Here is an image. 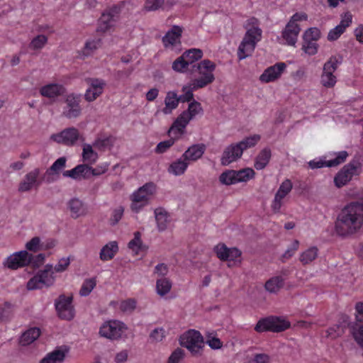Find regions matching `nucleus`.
I'll use <instances>...</instances> for the list:
<instances>
[{"mask_svg":"<svg viewBox=\"0 0 363 363\" xmlns=\"http://www.w3.org/2000/svg\"><path fill=\"white\" fill-rule=\"evenodd\" d=\"M108 164L103 163L92 167L89 164H78L70 170L63 172L65 177H70L74 179H89L91 176H99L107 172Z\"/></svg>","mask_w":363,"mask_h":363,"instance_id":"nucleus-4","label":"nucleus"},{"mask_svg":"<svg viewBox=\"0 0 363 363\" xmlns=\"http://www.w3.org/2000/svg\"><path fill=\"white\" fill-rule=\"evenodd\" d=\"M341 63L342 57L339 56H331L325 62L320 76V84L323 86L330 89L335 86L337 77L334 74V72Z\"/></svg>","mask_w":363,"mask_h":363,"instance_id":"nucleus-9","label":"nucleus"},{"mask_svg":"<svg viewBox=\"0 0 363 363\" xmlns=\"http://www.w3.org/2000/svg\"><path fill=\"white\" fill-rule=\"evenodd\" d=\"M67 350L57 348L48 353L40 363H61L64 361Z\"/></svg>","mask_w":363,"mask_h":363,"instance_id":"nucleus-36","label":"nucleus"},{"mask_svg":"<svg viewBox=\"0 0 363 363\" xmlns=\"http://www.w3.org/2000/svg\"><path fill=\"white\" fill-rule=\"evenodd\" d=\"M30 253L27 250H21L7 257L3 265L9 269L16 270L30 265Z\"/></svg>","mask_w":363,"mask_h":363,"instance_id":"nucleus-16","label":"nucleus"},{"mask_svg":"<svg viewBox=\"0 0 363 363\" xmlns=\"http://www.w3.org/2000/svg\"><path fill=\"white\" fill-rule=\"evenodd\" d=\"M201 88L194 87V83L191 81L190 83L184 85L182 87V91L184 94L179 96V102H191L194 99V91L200 89Z\"/></svg>","mask_w":363,"mask_h":363,"instance_id":"nucleus-39","label":"nucleus"},{"mask_svg":"<svg viewBox=\"0 0 363 363\" xmlns=\"http://www.w3.org/2000/svg\"><path fill=\"white\" fill-rule=\"evenodd\" d=\"M66 89L63 85L57 83H50L43 86L39 92L43 97L55 99L63 95Z\"/></svg>","mask_w":363,"mask_h":363,"instance_id":"nucleus-26","label":"nucleus"},{"mask_svg":"<svg viewBox=\"0 0 363 363\" xmlns=\"http://www.w3.org/2000/svg\"><path fill=\"white\" fill-rule=\"evenodd\" d=\"M13 306L6 301L3 304H0V321L8 320L13 313Z\"/></svg>","mask_w":363,"mask_h":363,"instance_id":"nucleus-50","label":"nucleus"},{"mask_svg":"<svg viewBox=\"0 0 363 363\" xmlns=\"http://www.w3.org/2000/svg\"><path fill=\"white\" fill-rule=\"evenodd\" d=\"M318 252L317 247L312 246L300 255L299 260L303 265L308 264L318 257Z\"/></svg>","mask_w":363,"mask_h":363,"instance_id":"nucleus-38","label":"nucleus"},{"mask_svg":"<svg viewBox=\"0 0 363 363\" xmlns=\"http://www.w3.org/2000/svg\"><path fill=\"white\" fill-rule=\"evenodd\" d=\"M320 37V30L317 28H311L308 29L303 36L304 40H313L317 42Z\"/></svg>","mask_w":363,"mask_h":363,"instance_id":"nucleus-63","label":"nucleus"},{"mask_svg":"<svg viewBox=\"0 0 363 363\" xmlns=\"http://www.w3.org/2000/svg\"><path fill=\"white\" fill-rule=\"evenodd\" d=\"M179 103V96L174 91H168L164 99L165 106L162 109L164 114H170L172 111L178 106Z\"/></svg>","mask_w":363,"mask_h":363,"instance_id":"nucleus-33","label":"nucleus"},{"mask_svg":"<svg viewBox=\"0 0 363 363\" xmlns=\"http://www.w3.org/2000/svg\"><path fill=\"white\" fill-rule=\"evenodd\" d=\"M125 325L119 320H109L105 322L99 329L101 336L111 339L117 340L121 337L126 330Z\"/></svg>","mask_w":363,"mask_h":363,"instance_id":"nucleus-14","label":"nucleus"},{"mask_svg":"<svg viewBox=\"0 0 363 363\" xmlns=\"http://www.w3.org/2000/svg\"><path fill=\"white\" fill-rule=\"evenodd\" d=\"M260 139L259 135L255 134L245 138L239 143L230 145L223 152L221 164L227 166L238 160L242 157L244 150L255 146Z\"/></svg>","mask_w":363,"mask_h":363,"instance_id":"nucleus-2","label":"nucleus"},{"mask_svg":"<svg viewBox=\"0 0 363 363\" xmlns=\"http://www.w3.org/2000/svg\"><path fill=\"white\" fill-rule=\"evenodd\" d=\"M120 12L121 6L118 5H114L104 11L99 19L96 31L98 33L109 31L115 26Z\"/></svg>","mask_w":363,"mask_h":363,"instance_id":"nucleus-13","label":"nucleus"},{"mask_svg":"<svg viewBox=\"0 0 363 363\" xmlns=\"http://www.w3.org/2000/svg\"><path fill=\"white\" fill-rule=\"evenodd\" d=\"M358 174V166L355 163L350 162L345 164L335 176V185L337 188H342L350 182L354 175Z\"/></svg>","mask_w":363,"mask_h":363,"instance_id":"nucleus-18","label":"nucleus"},{"mask_svg":"<svg viewBox=\"0 0 363 363\" xmlns=\"http://www.w3.org/2000/svg\"><path fill=\"white\" fill-rule=\"evenodd\" d=\"M172 67L175 72L185 73L188 70L189 65L182 55L173 62Z\"/></svg>","mask_w":363,"mask_h":363,"instance_id":"nucleus-52","label":"nucleus"},{"mask_svg":"<svg viewBox=\"0 0 363 363\" xmlns=\"http://www.w3.org/2000/svg\"><path fill=\"white\" fill-rule=\"evenodd\" d=\"M352 21V16L350 12L347 11L341 16L340 23L334 28L331 29L328 34V40L334 41L337 40L342 33H345L346 28H348Z\"/></svg>","mask_w":363,"mask_h":363,"instance_id":"nucleus-22","label":"nucleus"},{"mask_svg":"<svg viewBox=\"0 0 363 363\" xmlns=\"http://www.w3.org/2000/svg\"><path fill=\"white\" fill-rule=\"evenodd\" d=\"M124 213V208L121 206L114 208L109 218V223L111 225H116L122 218Z\"/></svg>","mask_w":363,"mask_h":363,"instance_id":"nucleus-57","label":"nucleus"},{"mask_svg":"<svg viewBox=\"0 0 363 363\" xmlns=\"http://www.w3.org/2000/svg\"><path fill=\"white\" fill-rule=\"evenodd\" d=\"M48 37L44 35H38L29 44V48L34 50H41L47 43Z\"/></svg>","mask_w":363,"mask_h":363,"instance_id":"nucleus-55","label":"nucleus"},{"mask_svg":"<svg viewBox=\"0 0 363 363\" xmlns=\"http://www.w3.org/2000/svg\"><path fill=\"white\" fill-rule=\"evenodd\" d=\"M174 144V139L170 138L167 140L162 141L157 144L155 149L157 154H162L166 152Z\"/></svg>","mask_w":363,"mask_h":363,"instance_id":"nucleus-59","label":"nucleus"},{"mask_svg":"<svg viewBox=\"0 0 363 363\" xmlns=\"http://www.w3.org/2000/svg\"><path fill=\"white\" fill-rule=\"evenodd\" d=\"M352 335L357 343L363 347V325L357 324L353 328Z\"/></svg>","mask_w":363,"mask_h":363,"instance_id":"nucleus-60","label":"nucleus"},{"mask_svg":"<svg viewBox=\"0 0 363 363\" xmlns=\"http://www.w3.org/2000/svg\"><path fill=\"white\" fill-rule=\"evenodd\" d=\"M172 289V282L167 278H161L157 280L156 289L160 296H164L170 291Z\"/></svg>","mask_w":363,"mask_h":363,"instance_id":"nucleus-44","label":"nucleus"},{"mask_svg":"<svg viewBox=\"0 0 363 363\" xmlns=\"http://www.w3.org/2000/svg\"><path fill=\"white\" fill-rule=\"evenodd\" d=\"M83 161L87 162L86 164L91 165L94 164L98 159V154L93 150L89 144H85L82 152Z\"/></svg>","mask_w":363,"mask_h":363,"instance_id":"nucleus-41","label":"nucleus"},{"mask_svg":"<svg viewBox=\"0 0 363 363\" xmlns=\"http://www.w3.org/2000/svg\"><path fill=\"white\" fill-rule=\"evenodd\" d=\"M286 68L284 62H277L267 68L260 75L259 80L264 83L274 82L281 77Z\"/></svg>","mask_w":363,"mask_h":363,"instance_id":"nucleus-23","label":"nucleus"},{"mask_svg":"<svg viewBox=\"0 0 363 363\" xmlns=\"http://www.w3.org/2000/svg\"><path fill=\"white\" fill-rule=\"evenodd\" d=\"M284 285V279L281 276H275L267 280L264 284L266 291L271 294L277 293Z\"/></svg>","mask_w":363,"mask_h":363,"instance_id":"nucleus-35","label":"nucleus"},{"mask_svg":"<svg viewBox=\"0 0 363 363\" xmlns=\"http://www.w3.org/2000/svg\"><path fill=\"white\" fill-rule=\"evenodd\" d=\"M165 337V330L162 328H155L150 335L151 342H161Z\"/></svg>","mask_w":363,"mask_h":363,"instance_id":"nucleus-61","label":"nucleus"},{"mask_svg":"<svg viewBox=\"0 0 363 363\" xmlns=\"http://www.w3.org/2000/svg\"><path fill=\"white\" fill-rule=\"evenodd\" d=\"M206 151V145L203 143L195 144L190 146L182 155V158L190 162H196L199 160Z\"/></svg>","mask_w":363,"mask_h":363,"instance_id":"nucleus-27","label":"nucleus"},{"mask_svg":"<svg viewBox=\"0 0 363 363\" xmlns=\"http://www.w3.org/2000/svg\"><path fill=\"white\" fill-rule=\"evenodd\" d=\"M113 144V138L112 136H108L103 138L96 139L93 145L94 147L99 150H105L107 148H111Z\"/></svg>","mask_w":363,"mask_h":363,"instance_id":"nucleus-49","label":"nucleus"},{"mask_svg":"<svg viewBox=\"0 0 363 363\" xmlns=\"http://www.w3.org/2000/svg\"><path fill=\"white\" fill-rule=\"evenodd\" d=\"M349 156L347 151H340L336 154V157L334 159L327 160L326 167H336L343 162H345Z\"/></svg>","mask_w":363,"mask_h":363,"instance_id":"nucleus-51","label":"nucleus"},{"mask_svg":"<svg viewBox=\"0 0 363 363\" xmlns=\"http://www.w3.org/2000/svg\"><path fill=\"white\" fill-rule=\"evenodd\" d=\"M67 159L65 157L58 158L49 169L46 171V174H58L60 171L65 167Z\"/></svg>","mask_w":363,"mask_h":363,"instance_id":"nucleus-47","label":"nucleus"},{"mask_svg":"<svg viewBox=\"0 0 363 363\" xmlns=\"http://www.w3.org/2000/svg\"><path fill=\"white\" fill-rule=\"evenodd\" d=\"M363 224V205L358 202L346 206L339 214L335 222V231L342 237L357 233Z\"/></svg>","mask_w":363,"mask_h":363,"instance_id":"nucleus-1","label":"nucleus"},{"mask_svg":"<svg viewBox=\"0 0 363 363\" xmlns=\"http://www.w3.org/2000/svg\"><path fill=\"white\" fill-rule=\"evenodd\" d=\"M86 82L89 87L86 90L84 99L88 102H92L102 94L106 82L104 79L99 78H89Z\"/></svg>","mask_w":363,"mask_h":363,"instance_id":"nucleus-19","label":"nucleus"},{"mask_svg":"<svg viewBox=\"0 0 363 363\" xmlns=\"http://www.w3.org/2000/svg\"><path fill=\"white\" fill-rule=\"evenodd\" d=\"M290 327V322L286 319L271 315L259 320L255 326V330L259 333L267 331L280 333L285 331Z\"/></svg>","mask_w":363,"mask_h":363,"instance_id":"nucleus-7","label":"nucleus"},{"mask_svg":"<svg viewBox=\"0 0 363 363\" xmlns=\"http://www.w3.org/2000/svg\"><path fill=\"white\" fill-rule=\"evenodd\" d=\"M40 169L35 168L27 173L23 181L21 182L18 186V191L21 192H26L31 190L34 187H38L40 182L38 180Z\"/></svg>","mask_w":363,"mask_h":363,"instance_id":"nucleus-24","label":"nucleus"},{"mask_svg":"<svg viewBox=\"0 0 363 363\" xmlns=\"http://www.w3.org/2000/svg\"><path fill=\"white\" fill-rule=\"evenodd\" d=\"M137 301L135 298L123 300L120 303V309L124 313H131L136 308Z\"/></svg>","mask_w":363,"mask_h":363,"instance_id":"nucleus-58","label":"nucleus"},{"mask_svg":"<svg viewBox=\"0 0 363 363\" xmlns=\"http://www.w3.org/2000/svg\"><path fill=\"white\" fill-rule=\"evenodd\" d=\"M189 162L186 160H184L182 158V156L173 162L168 169L169 173L175 175L179 176L183 174L188 168Z\"/></svg>","mask_w":363,"mask_h":363,"instance_id":"nucleus-37","label":"nucleus"},{"mask_svg":"<svg viewBox=\"0 0 363 363\" xmlns=\"http://www.w3.org/2000/svg\"><path fill=\"white\" fill-rule=\"evenodd\" d=\"M306 19L307 15L302 13H296L291 17L281 33L283 39L288 45H295L301 31L298 22Z\"/></svg>","mask_w":363,"mask_h":363,"instance_id":"nucleus-10","label":"nucleus"},{"mask_svg":"<svg viewBox=\"0 0 363 363\" xmlns=\"http://www.w3.org/2000/svg\"><path fill=\"white\" fill-rule=\"evenodd\" d=\"M155 220L160 231H164L167 227V213L162 208L155 210Z\"/></svg>","mask_w":363,"mask_h":363,"instance_id":"nucleus-40","label":"nucleus"},{"mask_svg":"<svg viewBox=\"0 0 363 363\" xmlns=\"http://www.w3.org/2000/svg\"><path fill=\"white\" fill-rule=\"evenodd\" d=\"M216 64L208 59L203 60L193 65V72L195 76L191 82L194 83V87L203 89L215 81L214 72Z\"/></svg>","mask_w":363,"mask_h":363,"instance_id":"nucleus-3","label":"nucleus"},{"mask_svg":"<svg viewBox=\"0 0 363 363\" xmlns=\"http://www.w3.org/2000/svg\"><path fill=\"white\" fill-rule=\"evenodd\" d=\"M26 248L30 252H36L40 250V239L38 237L33 238L26 244Z\"/></svg>","mask_w":363,"mask_h":363,"instance_id":"nucleus-64","label":"nucleus"},{"mask_svg":"<svg viewBox=\"0 0 363 363\" xmlns=\"http://www.w3.org/2000/svg\"><path fill=\"white\" fill-rule=\"evenodd\" d=\"M101 45V38H94L86 42L84 47L82 51L84 57L91 55L94 52L97 50Z\"/></svg>","mask_w":363,"mask_h":363,"instance_id":"nucleus-43","label":"nucleus"},{"mask_svg":"<svg viewBox=\"0 0 363 363\" xmlns=\"http://www.w3.org/2000/svg\"><path fill=\"white\" fill-rule=\"evenodd\" d=\"M189 118L186 116V114L182 113L172 125L169 133L182 135L184 132V129L189 123Z\"/></svg>","mask_w":363,"mask_h":363,"instance_id":"nucleus-32","label":"nucleus"},{"mask_svg":"<svg viewBox=\"0 0 363 363\" xmlns=\"http://www.w3.org/2000/svg\"><path fill=\"white\" fill-rule=\"evenodd\" d=\"M345 325L337 324L330 327L326 333L327 337L331 339H335L341 336L345 333Z\"/></svg>","mask_w":363,"mask_h":363,"instance_id":"nucleus-54","label":"nucleus"},{"mask_svg":"<svg viewBox=\"0 0 363 363\" xmlns=\"http://www.w3.org/2000/svg\"><path fill=\"white\" fill-rule=\"evenodd\" d=\"M262 30L257 27H252L247 30L238 50V57L240 60L251 55L257 43L260 40Z\"/></svg>","mask_w":363,"mask_h":363,"instance_id":"nucleus-6","label":"nucleus"},{"mask_svg":"<svg viewBox=\"0 0 363 363\" xmlns=\"http://www.w3.org/2000/svg\"><path fill=\"white\" fill-rule=\"evenodd\" d=\"M174 5L170 0H145L144 9L147 11H155L159 9L168 10Z\"/></svg>","mask_w":363,"mask_h":363,"instance_id":"nucleus-30","label":"nucleus"},{"mask_svg":"<svg viewBox=\"0 0 363 363\" xmlns=\"http://www.w3.org/2000/svg\"><path fill=\"white\" fill-rule=\"evenodd\" d=\"M119 250L116 241H111L106 244L100 250L99 258L103 262H107L113 259Z\"/></svg>","mask_w":363,"mask_h":363,"instance_id":"nucleus-28","label":"nucleus"},{"mask_svg":"<svg viewBox=\"0 0 363 363\" xmlns=\"http://www.w3.org/2000/svg\"><path fill=\"white\" fill-rule=\"evenodd\" d=\"M179 343L186 347L192 354L200 353L204 346L203 337L196 330H189L179 337Z\"/></svg>","mask_w":363,"mask_h":363,"instance_id":"nucleus-12","label":"nucleus"},{"mask_svg":"<svg viewBox=\"0 0 363 363\" xmlns=\"http://www.w3.org/2000/svg\"><path fill=\"white\" fill-rule=\"evenodd\" d=\"M156 191V185L153 182H148L134 191L130 196V208L135 213H138L145 207L150 197Z\"/></svg>","mask_w":363,"mask_h":363,"instance_id":"nucleus-5","label":"nucleus"},{"mask_svg":"<svg viewBox=\"0 0 363 363\" xmlns=\"http://www.w3.org/2000/svg\"><path fill=\"white\" fill-rule=\"evenodd\" d=\"M79 138V132L75 128H68L63 130L58 134H54L51 138L57 142L65 145L72 146L73 145Z\"/></svg>","mask_w":363,"mask_h":363,"instance_id":"nucleus-21","label":"nucleus"},{"mask_svg":"<svg viewBox=\"0 0 363 363\" xmlns=\"http://www.w3.org/2000/svg\"><path fill=\"white\" fill-rule=\"evenodd\" d=\"M255 172L253 169L247 167L240 170H226L219 177L220 183L231 185L240 182H247L253 179Z\"/></svg>","mask_w":363,"mask_h":363,"instance_id":"nucleus-11","label":"nucleus"},{"mask_svg":"<svg viewBox=\"0 0 363 363\" xmlns=\"http://www.w3.org/2000/svg\"><path fill=\"white\" fill-rule=\"evenodd\" d=\"M217 257L221 261H237L242 252L237 247H228L224 243H219L213 248Z\"/></svg>","mask_w":363,"mask_h":363,"instance_id":"nucleus-20","label":"nucleus"},{"mask_svg":"<svg viewBox=\"0 0 363 363\" xmlns=\"http://www.w3.org/2000/svg\"><path fill=\"white\" fill-rule=\"evenodd\" d=\"M201 111H202L201 104L195 100H193L191 103H189L188 109L183 111L182 113L186 114V116L189 118V120L191 121Z\"/></svg>","mask_w":363,"mask_h":363,"instance_id":"nucleus-48","label":"nucleus"},{"mask_svg":"<svg viewBox=\"0 0 363 363\" xmlns=\"http://www.w3.org/2000/svg\"><path fill=\"white\" fill-rule=\"evenodd\" d=\"M318 45L313 40H307L303 39L302 50L308 55H314L317 53Z\"/></svg>","mask_w":363,"mask_h":363,"instance_id":"nucleus-56","label":"nucleus"},{"mask_svg":"<svg viewBox=\"0 0 363 363\" xmlns=\"http://www.w3.org/2000/svg\"><path fill=\"white\" fill-rule=\"evenodd\" d=\"M292 183L290 179H285L279 186L276 196L284 199L292 189Z\"/></svg>","mask_w":363,"mask_h":363,"instance_id":"nucleus-53","label":"nucleus"},{"mask_svg":"<svg viewBox=\"0 0 363 363\" xmlns=\"http://www.w3.org/2000/svg\"><path fill=\"white\" fill-rule=\"evenodd\" d=\"M58 316L63 320H70L74 317L72 296L60 295L55 303Z\"/></svg>","mask_w":363,"mask_h":363,"instance_id":"nucleus-17","label":"nucleus"},{"mask_svg":"<svg viewBox=\"0 0 363 363\" xmlns=\"http://www.w3.org/2000/svg\"><path fill=\"white\" fill-rule=\"evenodd\" d=\"M184 357V351L182 348L174 350L167 359V363H179Z\"/></svg>","mask_w":363,"mask_h":363,"instance_id":"nucleus-62","label":"nucleus"},{"mask_svg":"<svg viewBox=\"0 0 363 363\" xmlns=\"http://www.w3.org/2000/svg\"><path fill=\"white\" fill-rule=\"evenodd\" d=\"M67 208L70 211L72 218H77L86 213V208L84 203L79 199L74 198L69 201Z\"/></svg>","mask_w":363,"mask_h":363,"instance_id":"nucleus-29","label":"nucleus"},{"mask_svg":"<svg viewBox=\"0 0 363 363\" xmlns=\"http://www.w3.org/2000/svg\"><path fill=\"white\" fill-rule=\"evenodd\" d=\"M183 28L179 26H173L162 38V43L166 48L181 44Z\"/></svg>","mask_w":363,"mask_h":363,"instance_id":"nucleus-25","label":"nucleus"},{"mask_svg":"<svg viewBox=\"0 0 363 363\" xmlns=\"http://www.w3.org/2000/svg\"><path fill=\"white\" fill-rule=\"evenodd\" d=\"M272 157L271 150L265 147L262 150L255 160L254 167L257 170H262L269 164Z\"/></svg>","mask_w":363,"mask_h":363,"instance_id":"nucleus-31","label":"nucleus"},{"mask_svg":"<svg viewBox=\"0 0 363 363\" xmlns=\"http://www.w3.org/2000/svg\"><path fill=\"white\" fill-rule=\"evenodd\" d=\"M81 101L79 94H68L65 100V106L63 107L62 115L69 119L79 117L82 113Z\"/></svg>","mask_w":363,"mask_h":363,"instance_id":"nucleus-15","label":"nucleus"},{"mask_svg":"<svg viewBox=\"0 0 363 363\" xmlns=\"http://www.w3.org/2000/svg\"><path fill=\"white\" fill-rule=\"evenodd\" d=\"M96 286V278H90L86 279L84 281L81 289L79 290V294L82 296H87L90 294L92 290Z\"/></svg>","mask_w":363,"mask_h":363,"instance_id":"nucleus-46","label":"nucleus"},{"mask_svg":"<svg viewBox=\"0 0 363 363\" xmlns=\"http://www.w3.org/2000/svg\"><path fill=\"white\" fill-rule=\"evenodd\" d=\"M183 57H184L188 62V65H190L195 62L201 60L203 57V51L199 48H191L189 50H186L183 54Z\"/></svg>","mask_w":363,"mask_h":363,"instance_id":"nucleus-42","label":"nucleus"},{"mask_svg":"<svg viewBox=\"0 0 363 363\" xmlns=\"http://www.w3.org/2000/svg\"><path fill=\"white\" fill-rule=\"evenodd\" d=\"M40 328L36 327L30 328L22 334L20 338V343L24 346L28 345L37 340L40 337Z\"/></svg>","mask_w":363,"mask_h":363,"instance_id":"nucleus-34","label":"nucleus"},{"mask_svg":"<svg viewBox=\"0 0 363 363\" xmlns=\"http://www.w3.org/2000/svg\"><path fill=\"white\" fill-rule=\"evenodd\" d=\"M130 250L138 255L143 249V241L141 240V234L139 231L134 233V238L128 244Z\"/></svg>","mask_w":363,"mask_h":363,"instance_id":"nucleus-45","label":"nucleus"},{"mask_svg":"<svg viewBox=\"0 0 363 363\" xmlns=\"http://www.w3.org/2000/svg\"><path fill=\"white\" fill-rule=\"evenodd\" d=\"M55 281L52 266L47 264L44 269L40 270L30 278L27 283L28 290L41 289L52 286Z\"/></svg>","mask_w":363,"mask_h":363,"instance_id":"nucleus-8","label":"nucleus"}]
</instances>
